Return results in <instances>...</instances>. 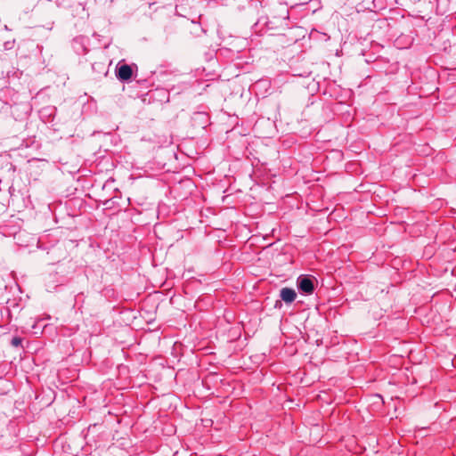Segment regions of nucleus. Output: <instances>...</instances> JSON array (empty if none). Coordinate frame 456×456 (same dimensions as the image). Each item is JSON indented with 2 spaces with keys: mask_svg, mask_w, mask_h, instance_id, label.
I'll list each match as a JSON object with an SVG mask.
<instances>
[{
  "mask_svg": "<svg viewBox=\"0 0 456 456\" xmlns=\"http://www.w3.org/2000/svg\"><path fill=\"white\" fill-rule=\"evenodd\" d=\"M116 76L121 81H127L133 77V69L127 64H118L116 69Z\"/></svg>",
  "mask_w": 456,
  "mask_h": 456,
  "instance_id": "nucleus-1",
  "label": "nucleus"
},
{
  "mask_svg": "<svg viewBox=\"0 0 456 456\" xmlns=\"http://www.w3.org/2000/svg\"><path fill=\"white\" fill-rule=\"evenodd\" d=\"M281 297L286 303H292L296 299L297 294L293 289L283 288L281 290Z\"/></svg>",
  "mask_w": 456,
  "mask_h": 456,
  "instance_id": "nucleus-3",
  "label": "nucleus"
},
{
  "mask_svg": "<svg viewBox=\"0 0 456 456\" xmlns=\"http://www.w3.org/2000/svg\"><path fill=\"white\" fill-rule=\"evenodd\" d=\"M298 289L304 293L312 294L314 290V285L310 278L301 276L298 278Z\"/></svg>",
  "mask_w": 456,
  "mask_h": 456,
  "instance_id": "nucleus-2",
  "label": "nucleus"
},
{
  "mask_svg": "<svg viewBox=\"0 0 456 456\" xmlns=\"http://www.w3.org/2000/svg\"><path fill=\"white\" fill-rule=\"evenodd\" d=\"M21 343H22V338H20L19 337L12 338V339L11 341L12 346H15V347L21 346Z\"/></svg>",
  "mask_w": 456,
  "mask_h": 456,
  "instance_id": "nucleus-4",
  "label": "nucleus"
}]
</instances>
